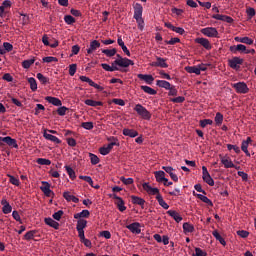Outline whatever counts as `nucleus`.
Segmentation results:
<instances>
[{
    "label": "nucleus",
    "mask_w": 256,
    "mask_h": 256,
    "mask_svg": "<svg viewBox=\"0 0 256 256\" xmlns=\"http://www.w3.org/2000/svg\"><path fill=\"white\" fill-rule=\"evenodd\" d=\"M200 32H201V34H203L204 36H206L208 38H218L219 37V32L214 27L203 28V29H201Z\"/></svg>",
    "instance_id": "423d86ee"
},
{
    "label": "nucleus",
    "mask_w": 256,
    "mask_h": 256,
    "mask_svg": "<svg viewBox=\"0 0 256 256\" xmlns=\"http://www.w3.org/2000/svg\"><path fill=\"white\" fill-rule=\"evenodd\" d=\"M8 178L10 179V183H12V185H15L16 187L20 186V180L12 175H8Z\"/></svg>",
    "instance_id": "5fc2aeb1"
},
{
    "label": "nucleus",
    "mask_w": 256,
    "mask_h": 256,
    "mask_svg": "<svg viewBox=\"0 0 256 256\" xmlns=\"http://www.w3.org/2000/svg\"><path fill=\"white\" fill-rule=\"evenodd\" d=\"M27 82L29 83L30 90H32V92L37 91V81L34 78L32 77L28 78Z\"/></svg>",
    "instance_id": "37998d69"
},
{
    "label": "nucleus",
    "mask_w": 256,
    "mask_h": 256,
    "mask_svg": "<svg viewBox=\"0 0 256 256\" xmlns=\"http://www.w3.org/2000/svg\"><path fill=\"white\" fill-rule=\"evenodd\" d=\"M0 205H2V213L4 214H10L12 213V206L9 204V202L4 198L2 201H0Z\"/></svg>",
    "instance_id": "a211bd4d"
},
{
    "label": "nucleus",
    "mask_w": 256,
    "mask_h": 256,
    "mask_svg": "<svg viewBox=\"0 0 256 256\" xmlns=\"http://www.w3.org/2000/svg\"><path fill=\"white\" fill-rule=\"evenodd\" d=\"M69 111V109L65 106H60L59 108H57L56 112L59 116H65V113Z\"/></svg>",
    "instance_id": "052dcab7"
},
{
    "label": "nucleus",
    "mask_w": 256,
    "mask_h": 256,
    "mask_svg": "<svg viewBox=\"0 0 256 256\" xmlns=\"http://www.w3.org/2000/svg\"><path fill=\"white\" fill-rule=\"evenodd\" d=\"M5 144H7L8 147H12L13 149H18L17 140L10 136L0 137V147H4Z\"/></svg>",
    "instance_id": "7ed1b4c3"
},
{
    "label": "nucleus",
    "mask_w": 256,
    "mask_h": 256,
    "mask_svg": "<svg viewBox=\"0 0 256 256\" xmlns=\"http://www.w3.org/2000/svg\"><path fill=\"white\" fill-rule=\"evenodd\" d=\"M37 79H38V81H40V83H42V85H47L50 83V79L43 76L42 73L37 74Z\"/></svg>",
    "instance_id": "c03bdc74"
},
{
    "label": "nucleus",
    "mask_w": 256,
    "mask_h": 256,
    "mask_svg": "<svg viewBox=\"0 0 256 256\" xmlns=\"http://www.w3.org/2000/svg\"><path fill=\"white\" fill-rule=\"evenodd\" d=\"M45 224L53 228L54 230H59V223L54 221L53 218H45Z\"/></svg>",
    "instance_id": "7c9ffc66"
},
{
    "label": "nucleus",
    "mask_w": 256,
    "mask_h": 256,
    "mask_svg": "<svg viewBox=\"0 0 256 256\" xmlns=\"http://www.w3.org/2000/svg\"><path fill=\"white\" fill-rule=\"evenodd\" d=\"M231 87L236 91L237 94L249 93V87L245 82H237V83L231 84Z\"/></svg>",
    "instance_id": "20e7f679"
},
{
    "label": "nucleus",
    "mask_w": 256,
    "mask_h": 256,
    "mask_svg": "<svg viewBox=\"0 0 256 256\" xmlns=\"http://www.w3.org/2000/svg\"><path fill=\"white\" fill-rule=\"evenodd\" d=\"M43 63H53V62H57V58L56 57H43L42 59Z\"/></svg>",
    "instance_id": "774afa93"
},
{
    "label": "nucleus",
    "mask_w": 256,
    "mask_h": 256,
    "mask_svg": "<svg viewBox=\"0 0 256 256\" xmlns=\"http://www.w3.org/2000/svg\"><path fill=\"white\" fill-rule=\"evenodd\" d=\"M65 171H67L68 177L72 180H75L77 178V175L75 174V171L70 166H65Z\"/></svg>",
    "instance_id": "79ce46f5"
},
{
    "label": "nucleus",
    "mask_w": 256,
    "mask_h": 256,
    "mask_svg": "<svg viewBox=\"0 0 256 256\" xmlns=\"http://www.w3.org/2000/svg\"><path fill=\"white\" fill-rule=\"evenodd\" d=\"M91 215V213L89 212V210H82L80 213H76L75 215H73V218L75 219H81V218H89V216Z\"/></svg>",
    "instance_id": "f704fd0d"
},
{
    "label": "nucleus",
    "mask_w": 256,
    "mask_h": 256,
    "mask_svg": "<svg viewBox=\"0 0 256 256\" xmlns=\"http://www.w3.org/2000/svg\"><path fill=\"white\" fill-rule=\"evenodd\" d=\"M214 121H215V125H217V126L222 125V123H223V115H222V113L217 112V114H215Z\"/></svg>",
    "instance_id": "49530a36"
},
{
    "label": "nucleus",
    "mask_w": 256,
    "mask_h": 256,
    "mask_svg": "<svg viewBox=\"0 0 256 256\" xmlns=\"http://www.w3.org/2000/svg\"><path fill=\"white\" fill-rule=\"evenodd\" d=\"M45 100L49 104L54 105L56 107H61L62 106V102L59 98L48 96V97H45Z\"/></svg>",
    "instance_id": "412c9836"
},
{
    "label": "nucleus",
    "mask_w": 256,
    "mask_h": 256,
    "mask_svg": "<svg viewBox=\"0 0 256 256\" xmlns=\"http://www.w3.org/2000/svg\"><path fill=\"white\" fill-rule=\"evenodd\" d=\"M118 50L116 48L113 49H103L102 53L106 55V57H114Z\"/></svg>",
    "instance_id": "a19ab883"
},
{
    "label": "nucleus",
    "mask_w": 256,
    "mask_h": 256,
    "mask_svg": "<svg viewBox=\"0 0 256 256\" xmlns=\"http://www.w3.org/2000/svg\"><path fill=\"white\" fill-rule=\"evenodd\" d=\"M63 197L67 202H73L75 204L80 202V199L70 194V192H64Z\"/></svg>",
    "instance_id": "bb28decb"
},
{
    "label": "nucleus",
    "mask_w": 256,
    "mask_h": 256,
    "mask_svg": "<svg viewBox=\"0 0 256 256\" xmlns=\"http://www.w3.org/2000/svg\"><path fill=\"white\" fill-rule=\"evenodd\" d=\"M84 104L89 107H102L103 103L101 101H95L93 99H86L84 100Z\"/></svg>",
    "instance_id": "c85d7f7f"
},
{
    "label": "nucleus",
    "mask_w": 256,
    "mask_h": 256,
    "mask_svg": "<svg viewBox=\"0 0 256 256\" xmlns=\"http://www.w3.org/2000/svg\"><path fill=\"white\" fill-rule=\"evenodd\" d=\"M63 215H64V211L63 210H59L57 212H54L52 219H54L56 221H61V218H62Z\"/></svg>",
    "instance_id": "4d7b16f0"
},
{
    "label": "nucleus",
    "mask_w": 256,
    "mask_h": 256,
    "mask_svg": "<svg viewBox=\"0 0 256 256\" xmlns=\"http://www.w3.org/2000/svg\"><path fill=\"white\" fill-rule=\"evenodd\" d=\"M120 182L124 183V185H132L133 184V178L120 177Z\"/></svg>",
    "instance_id": "69168bd1"
},
{
    "label": "nucleus",
    "mask_w": 256,
    "mask_h": 256,
    "mask_svg": "<svg viewBox=\"0 0 256 256\" xmlns=\"http://www.w3.org/2000/svg\"><path fill=\"white\" fill-rule=\"evenodd\" d=\"M195 43L200 44L206 50L212 49L211 43L209 42V40L207 38H196Z\"/></svg>",
    "instance_id": "4468645a"
},
{
    "label": "nucleus",
    "mask_w": 256,
    "mask_h": 256,
    "mask_svg": "<svg viewBox=\"0 0 256 256\" xmlns=\"http://www.w3.org/2000/svg\"><path fill=\"white\" fill-rule=\"evenodd\" d=\"M130 198L132 199V204L140 205L141 208H144L143 206H144V203H145L146 201H144L143 198H139V197H137V196H135V195H132V197H130Z\"/></svg>",
    "instance_id": "e433bc0d"
},
{
    "label": "nucleus",
    "mask_w": 256,
    "mask_h": 256,
    "mask_svg": "<svg viewBox=\"0 0 256 256\" xmlns=\"http://www.w3.org/2000/svg\"><path fill=\"white\" fill-rule=\"evenodd\" d=\"M108 140H113L114 142H111L110 144H108V146L105 147V149H110V150H113V147L114 146H119V142H118V139L115 138V137H111L110 139Z\"/></svg>",
    "instance_id": "09e8293b"
},
{
    "label": "nucleus",
    "mask_w": 256,
    "mask_h": 256,
    "mask_svg": "<svg viewBox=\"0 0 256 256\" xmlns=\"http://www.w3.org/2000/svg\"><path fill=\"white\" fill-rule=\"evenodd\" d=\"M77 73V64H72L68 66V75L74 76Z\"/></svg>",
    "instance_id": "3c124183"
},
{
    "label": "nucleus",
    "mask_w": 256,
    "mask_h": 256,
    "mask_svg": "<svg viewBox=\"0 0 256 256\" xmlns=\"http://www.w3.org/2000/svg\"><path fill=\"white\" fill-rule=\"evenodd\" d=\"M111 64L116 67L119 66V67H124V68L134 65L133 61L130 59H127V58L116 59L113 62H111Z\"/></svg>",
    "instance_id": "39448f33"
},
{
    "label": "nucleus",
    "mask_w": 256,
    "mask_h": 256,
    "mask_svg": "<svg viewBox=\"0 0 256 256\" xmlns=\"http://www.w3.org/2000/svg\"><path fill=\"white\" fill-rule=\"evenodd\" d=\"M143 189L147 192L149 195H156V197L162 196L160 195L158 188H152L149 183H143Z\"/></svg>",
    "instance_id": "f8f14e48"
},
{
    "label": "nucleus",
    "mask_w": 256,
    "mask_h": 256,
    "mask_svg": "<svg viewBox=\"0 0 256 256\" xmlns=\"http://www.w3.org/2000/svg\"><path fill=\"white\" fill-rule=\"evenodd\" d=\"M141 90L148 95H157V91L149 86H140Z\"/></svg>",
    "instance_id": "ea45409f"
},
{
    "label": "nucleus",
    "mask_w": 256,
    "mask_h": 256,
    "mask_svg": "<svg viewBox=\"0 0 256 256\" xmlns=\"http://www.w3.org/2000/svg\"><path fill=\"white\" fill-rule=\"evenodd\" d=\"M88 226V221L85 219H79L76 223V231H78V235H84V228Z\"/></svg>",
    "instance_id": "9b49d317"
},
{
    "label": "nucleus",
    "mask_w": 256,
    "mask_h": 256,
    "mask_svg": "<svg viewBox=\"0 0 256 256\" xmlns=\"http://www.w3.org/2000/svg\"><path fill=\"white\" fill-rule=\"evenodd\" d=\"M220 162L223 164L225 169L235 168V164L231 161L230 157H221Z\"/></svg>",
    "instance_id": "6ab92c4d"
},
{
    "label": "nucleus",
    "mask_w": 256,
    "mask_h": 256,
    "mask_svg": "<svg viewBox=\"0 0 256 256\" xmlns=\"http://www.w3.org/2000/svg\"><path fill=\"white\" fill-rule=\"evenodd\" d=\"M81 127L84 128V130L91 131L94 128V123L84 122L83 124H81Z\"/></svg>",
    "instance_id": "6e6d98bb"
},
{
    "label": "nucleus",
    "mask_w": 256,
    "mask_h": 256,
    "mask_svg": "<svg viewBox=\"0 0 256 256\" xmlns=\"http://www.w3.org/2000/svg\"><path fill=\"white\" fill-rule=\"evenodd\" d=\"M133 111L138 114L141 118L144 120H151V112L148 111L142 104H136V106L133 108Z\"/></svg>",
    "instance_id": "f03ea898"
},
{
    "label": "nucleus",
    "mask_w": 256,
    "mask_h": 256,
    "mask_svg": "<svg viewBox=\"0 0 256 256\" xmlns=\"http://www.w3.org/2000/svg\"><path fill=\"white\" fill-rule=\"evenodd\" d=\"M36 233H37V232H36L35 230H33V231H27L26 235H24V240L29 241V240L34 239V236H35Z\"/></svg>",
    "instance_id": "13d9d810"
},
{
    "label": "nucleus",
    "mask_w": 256,
    "mask_h": 256,
    "mask_svg": "<svg viewBox=\"0 0 256 256\" xmlns=\"http://www.w3.org/2000/svg\"><path fill=\"white\" fill-rule=\"evenodd\" d=\"M192 256H208V253L201 250V248L196 247L195 248V254H192Z\"/></svg>",
    "instance_id": "680f3d73"
},
{
    "label": "nucleus",
    "mask_w": 256,
    "mask_h": 256,
    "mask_svg": "<svg viewBox=\"0 0 256 256\" xmlns=\"http://www.w3.org/2000/svg\"><path fill=\"white\" fill-rule=\"evenodd\" d=\"M245 51H247V47H245V45L242 44H237L230 47V52L233 54H238V52L242 54Z\"/></svg>",
    "instance_id": "2eb2a0df"
},
{
    "label": "nucleus",
    "mask_w": 256,
    "mask_h": 256,
    "mask_svg": "<svg viewBox=\"0 0 256 256\" xmlns=\"http://www.w3.org/2000/svg\"><path fill=\"white\" fill-rule=\"evenodd\" d=\"M212 120L211 119H203L200 121V127L201 128H206L208 125H212Z\"/></svg>",
    "instance_id": "e2e57ef3"
},
{
    "label": "nucleus",
    "mask_w": 256,
    "mask_h": 256,
    "mask_svg": "<svg viewBox=\"0 0 256 256\" xmlns=\"http://www.w3.org/2000/svg\"><path fill=\"white\" fill-rule=\"evenodd\" d=\"M185 71L190 74H195V75H201L200 69L197 68V66H188L185 67Z\"/></svg>",
    "instance_id": "4c0bfd02"
},
{
    "label": "nucleus",
    "mask_w": 256,
    "mask_h": 256,
    "mask_svg": "<svg viewBox=\"0 0 256 256\" xmlns=\"http://www.w3.org/2000/svg\"><path fill=\"white\" fill-rule=\"evenodd\" d=\"M154 175H155V180L158 183L168 182V179L165 177V172H163V171H155Z\"/></svg>",
    "instance_id": "393cba45"
},
{
    "label": "nucleus",
    "mask_w": 256,
    "mask_h": 256,
    "mask_svg": "<svg viewBox=\"0 0 256 256\" xmlns=\"http://www.w3.org/2000/svg\"><path fill=\"white\" fill-rule=\"evenodd\" d=\"M244 63V59H241L240 57H233V59L228 60V66H230L231 69L239 70L240 66Z\"/></svg>",
    "instance_id": "0eeeda50"
},
{
    "label": "nucleus",
    "mask_w": 256,
    "mask_h": 256,
    "mask_svg": "<svg viewBox=\"0 0 256 256\" xmlns=\"http://www.w3.org/2000/svg\"><path fill=\"white\" fill-rule=\"evenodd\" d=\"M138 79L144 81L147 85H152L154 77L151 74H138Z\"/></svg>",
    "instance_id": "dca6fc26"
},
{
    "label": "nucleus",
    "mask_w": 256,
    "mask_h": 256,
    "mask_svg": "<svg viewBox=\"0 0 256 256\" xmlns=\"http://www.w3.org/2000/svg\"><path fill=\"white\" fill-rule=\"evenodd\" d=\"M140 223H132V224H128L127 226H126V228L130 231V232H132V233H134V234H136V235H139L140 233H141V229H140Z\"/></svg>",
    "instance_id": "f3484780"
},
{
    "label": "nucleus",
    "mask_w": 256,
    "mask_h": 256,
    "mask_svg": "<svg viewBox=\"0 0 256 256\" xmlns=\"http://www.w3.org/2000/svg\"><path fill=\"white\" fill-rule=\"evenodd\" d=\"M193 195H195L196 198L200 199V201L203 202L204 204H207V205L212 207V205H213L212 201L208 197H206L205 195L195 194V192H193Z\"/></svg>",
    "instance_id": "2f4dec72"
},
{
    "label": "nucleus",
    "mask_w": 256,
    "mask_h": 256,
    "mask_svg": "<svg viewBox=\"0 0 256 256\" xmlns=\"http://www.w3.org/2000/svg\"><path fill=\"white\" fill-rule=\"evenodd\" d=\"M156 85H157V87L163 88L165 90L171 89V88H176V86L171 85L170 82L165 81V80H157Z\"/></svg>",
    "instance_id": "5701e85b"
},
{
    "label": "nucleus",
    "mask_w": 256,
    "mask_h": 256,
    "mask_svg": "<svg viewBox=\"0 0 256 256\" xmlns=\"http://www.w3.org/2000/svg\"><path fill=\"white\" fill-rule=\"evenodd\" d=\"M170 101L173 102L174 104H181L185 101V97L179 96V97L170 99Z\"/></svg>",
    "instance_id": "0e129e2a"
},
{
    "label": "nucleus",
    "mask_w": 256,
    "mask_h": 256,
    "mask_svg": "<svg viewBox=\"0 0 256 256\" xmlns=\"http://www.w3.org/2000/svg\"><path fill=\"white\" fill-rule=\"evenodd\" d=\"M212 236H214L215 240H217L221 245H223V247H225L227 245V242L219 234V231H217V230L212 231Z\"/></svg>",
    "instance_id": "c756f323"
},
{
    "label": "nucleus",
    "mask_w": 256,
    "mask_h": 256,
    "mask_svg": "<svg viewBox=\"0 0 256 256\" xmlns=\"http://www.w3.org/2000/svg\"><path fill=\"white\" fill-rule=\"evenodd\" d=\"M155 199H157L158 205H160V207H162L163 209L168 210L170 208L167 202L163 200L162 195L155 196Z\"/></svg>",
    "instance_id": "72a5a7b5"
},
{
    "label": "nucleus",
    "mask_w": 256,
    "mask_h": 256,
    "mask_svg": "<svg viewBox=\"0 0 256 256\" xmlns=\"http://www.w3.org/2000/svg\"><path fill=\"white\" fill-rule=\"evenodd\" d=\"M43 137H45L46 140H49L53 143L61 144V140H59V138H57L54 135L48 134L47 130H45V132H43Z\"/></svg>",
    "instance_id": "cd10ccee"
},
{
    "label": "nucleus",
    "mask_w": 256,
    "mask_h": 256,
    "mask_svg": "<svg viewBox=\"0 0 256 256\" xmlns=\"http://www.w3.org/2000/svg\"><path fill=\"white\" fill-rule=\"evenodd\" d=\"M237 236L245 239V238L249 237V231L239 230V231H237Z\"/></svg>",
    "instance_id": "338daca9"
},
{
    "label": "nucleus",
    "mask_w": 256,
    "mask_h": 256,
    "mask_svg": "<svg viewBox=\"0 0 256 256\" xmlns=\"http://www.w3.org/2000/svg\"><path fill=\"white\" fill-rule=\"evenodd\" d=\"M51 185L47 181H42V186H40V190L45 194L46 197H54V192L50 189Z\"/></svg>",
    "instance_id": "6e6552de"
},
{
    "label": "nucleus",
    "mask_w": 256,
    "mask_h": 256,
    "mask_svg": "<svg viewBox=\"0 0 256 256\" xmlns=\"http://www.w3.org/2000/svg\"><path fill=\"white\" fill-rule=\"evenodd\" d=\"M122 135H124L125 137L136 138L138 137V131L129 128H124V130H122Z\"/></svg>",
    "instance_id": "aec40b11"
},
{
    "label": "nucleus",
    "mask_w": 256,
    "mask_h": 256,
    "mask_svg": "<svg viewBox=\"0 0 256 256\" xmlns=\"http://www.w3.org/2000/svg\"><path fill=\"white\" fill-rule=\"evenodd\" d=\"M166 214L170 215L176 223H180L182 221V216L176 210H168Z\"/></svg>",
    "instance_id": "b1692460"
},
{
    "label": "nucleus",
    "mask_w": 256,
    "mask_h": 256,
    "mask_svg": "<svg viewBox=\"0 0 256 256\" xmlns=\"http://www.w3.org/2000/svg\"><path fill=\"white\" fill-rule=\"evenodd\" d=\"M101 66H102V69L107 72L119 71L118 66L113 65V64H111V66H110L109 64L102 63Z\"/></svg>",
    "instance_id": "473e14b6"
},
{
    "label": "nucleus",
    "mask_w": 256,
    "mask_h": 256,
    "mask_svg": "<svg viewBox=\"0 0 256 256\" xmlns=\"http://www.w3.org/2000/svg\"><path fill=\"white\" fill-rule=\"evenodd\" d=\"M64 22L67 25H73L76 22V20L75 18H73V16L67 15V16H64Z\"/></svg>",
    "instance_id": "864d4df0"
},
{
    "label": "nucleus",
    "mask_w": 256,
    "mask_h": 256,
    "mask_svg": "<svg viewBox=\"0 0 256 256\" xmlns=\"http://www.w3.org/2000/svg\"><path fill=\"white\" fill-rule=\"evenodd\" d=\"M182 229L184 230V233L187 234V233H193V231H195V227H193L192 224L190 223H184L182 225Z\"/></svg>",
    "instance_id": "58836bf2"
},
{
    "label": "nucleus",
    "mask_w": 256,
    "mask_h": 256,
    "mask_svg": "<svg viewBox=\"0 0 256 256\" xmlns=\"http://www.w3.org/2000/svg\"><path fill=\"white\" fill-rule=\"evenodd\" d=\"M34 63H35V59L24 60L23 61V68L24 69H29L32 66V64H34Z\"/></svg>",
    "instance_id": "bf43d9fd"
},
{
    "label": "nucleus",
    "mask_w": 256,
    "mask_h": 256,
    "mask_svg": "<svg viewBox=\"0 0 256 256\" xmlns=\"http://www.w3.org/2000/svg\"><path fill=\"white\" fill-rule=\"evenodd\" d=\"M115 204L117 205V209H119L120 213L124 212L127 207H125L124 200H116Z\"/></svg>",
    "instance_id": "a18cd8bd"
},
{
    "label": "nucleus",
    "mask_w": 256,
    "mask_h": 256,
    "mask_svg": "<svg viewBox=\"0 0 256 256\" xmlns=\"http://www.w3.org/2000/svg\"><path fill=\"white\" fill-rule=\"evenodd\" d=\"M99 48H100V42L97 40H93L92 42H90L89 48H87V54H92L93 52H95V50Z\"/></svg>",
    "instance_id": "a878e982"
},
{
    "label": "nucleus",
    "mask_w": 256,
    "mask_h": 256,
    "mask_svg": "<svg viewBox=\"0 0 256 256\" xmlns=\"http://www.w3.org/2000/svg\"><path fill=\"white\" fill-rule=\"evenodd\" d=\"M156 60L157 61L150 63V66L161 67L163 69L168 68L167 59L162 58V57H156Z\"/></svg>",
    "instance_id": "9d476101"
},
{
    "label": "nucleus",
    "mask_w": 256,
    "mask_h": 256,
    "mask_svg": "<svg viewBox=\"0 0 256 256\" xmlns=\"http://www.w3.org/2000/svg\"><path fill=\"white\" fill-rule=\"evenodd\" d=\"M79 237V242L83 243L85 247L87 248H91L92 247V243L91 240L87 239L84 234H80L78 235Z\"/></svg>",
    "instance_id": "c9c22d12"
},
{
    "label": "nucleus",
    "mask_w": 256,
    "mask_h": 256,
    "mask_svg": "<svg viewBox=\"0 0 256 256\" xmlns=\"http://www.w3.org/2000/svg\"><path fill=\"white\" fill-rule=\"evenodd\" d=\"M37 164L41 165V166H50L51 165V160L44 159V158H38L37 159Z\"/></svg>",
    "instance_id": "8fccbe9b"
},
{
    "label": "nucleus",
    "mask_w": 256,
    "mask_h": 256,
    "mask_svg": "<svg viewBox=\"0 0 256 256\" xmlns=\"http://www.w3.org/2000/svg\"><path fill=\"white\" fill-rule=\"evenodd\" d=\"M89 158H90V164L92 165H97L100 162L99 157H97L95 154L89 153Z\"/></svg>",
    "instance_id": "de8ad7c7"
},
{
    "label": "nucleus",
    "mask_w": 256,
    "mask_h": 256,
    "mask_svg": "<svg viewBox=\"0 0 256 256\" xmlns=\"http://www.w3.org/2000/svg\"><path fill=\"white\" fill-rule=\"evenodd\" d=\"M133 9L135 10L134 14H133V19L136 20V23H138V27L140 28V30H143V6L140 3H136L133 6Z\"/></svg>",
    "instance_id": "f257e3e1"
},
{
    "label": "nucleus",
    "mask_w": 256,
    "mask_h": 256,
    "mask_svg": "<svg viewBox=\"0 0 256 256\" xmlns=\"http://www.w3.org/2000/svg\"><path fill=\"white\" fill-rule=\"evenodd\" d=\"M226 149H228V151L234 150V152H235L236 154L241 153V149H240L237 145L228 144V145H226Z\"/></svg>",
    "instance_id": "603ef678"
},
{
    "label": "nucleus",
    "mask_w": 256,
    "mask_h": 256,
    "mask_svg": "<svg viewBox=\"0 0 256 256\" xmlns=\"http://www.w3.org/2000/svg\"><path fill=\"white\" fill-rule=\"evenodd\" d=\"M202 170H203V181H204V183L213 187L214 186V180L212 179L211 174H209L208 168H206V166H203Z\"/></svg>",
    "instance_id": "1a4fd4ad"
},
{
    "label": "nucleus",
    "mask_w": 256,
    "mask_h": 256,
    "mask_svg": "<svg viewBox=\"0 0 256 256\" xmlns=\"http://www.w3.org/2000/svg\"><path fill=\"white\" fill-rule=\"evenodd\" d=\"M234 41L237 43H244L245 45L253 44V40L247 36H245V37L236 36V37H234Z\"/></svg>",
    "instance_id": "4be33fe9"
},
{
    "label": "nucleus",
    "mask_w": 256,
    "mask_h": 256,
    "mask_svg": "<svg viewBox=\"0 0 256 256\" xmlns=\"http://www.w3.org/2000/svg\"><path fill=\"white\" fill-rule=\"evenodd\" d=\"M252 143V138L247 137V140L242 141L241 143V151L244 152V154L247 157H250V152L247 150L249 148V144Z\"/></svg>",
    "instance_id": "ddd939ff"
}]
</instances>
